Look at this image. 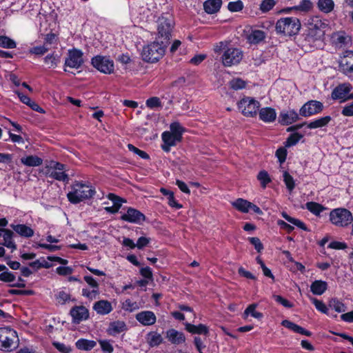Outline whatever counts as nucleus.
<instances>
[{
	"mask_svg": "<svg viewBox=\"0 0 353 353\" xmlns=\"http://www.w3.org/2000/svg\"><path fill=\"white\" fill-rule=\"evenodd\" d=\"M276 4V0H263L260 5L259 9L263 13H266L271 10Z\"/></svg>",
	"mask_w": 353,
	"mask_h": 353,
	"instance_id": "obj_46",
	"label": "nucleus"
},
{
	"mask_svg": "<svg viewBox=\"0 0 353 353\" xmlns=\"http://www.w3.org/2000/svg\"><path fill=\"white\" fill-rule=\"evenodd\" d=\"M48 50H49V48L48 47H46V45L44 44L43 46H34L33 48H31L29 50V52L30 54L41 56V55H43L44 54H46L48 51Z\"/></svg>",
	"mask_w": 353,
	"mask_h": 353,
	"instance_id": "obj_54",
	"label": "nucleus"
},
{
	"mask_svg": "<svg viewBox=\"0 0 353 353\" xmlns=\"http://www.w3.org/2000/svg\"><path fill=\"white\" fill-rule=\"evenodd\" d=\"M341 114L345 117H353V103L345 105Z\"/></svg>",
	"mask_w": 353,
	"mask_h": 353,
	"instance_id": "obj_64",
	"label": "nucleus"
},
{
	"mask_svg": "<svg viewBox=\"0 0 353 353\" xmlns=\"http://www.w3.org/2000/svg\"><path fill=\"white\" fill-rule=\"evenodd\" d=\"M108 198L112 201L113 207H115L116 208H117V210H119L123 200L119 196H117L112 193L108 194Z\"/></svg>",
	"mask_w": 353,
	"mask_h": 353,
	"instance_id": "obj_59",
	"label": "nucleus"
},
{
	"mask_svg": "<svg viewBox=\"0 0 353 353\" xmlns=\"http://www.w3.org/2000/svg\"><path fill=\"white\" fill-rule=\"evenodd\" d=\"M75 345L80 350L89 351L97 345V343L92 340L80 339L76 342Z\"/></svg>",
	"mask_w": 353,
	"mask_h": 353,
	"instance_id": "obj_31",
	"label": "nucleus"
},
{
	"mask_svg": "<svg viewBox=\"0 0 353 353\" xmlns=\"http://www.w3.org/2000/svg\"><path fill=\"white\" fill-rule=\"evenodd\" d=\"M56 299L59 303L64 304L70 299V296L65 291H60L56 295Z\"/></svg>",
	"mask_w": 353,
	"mask_h": 353,
	"instance_id": "obj_61",
	"label": "nucleus"
},
{
	"mask_svg": "<svg viewBox=\"0 0 353 353\" xmlns=\"http://www.w3.org/2000/svg\"><path fill=\"white\" fill-rule=\"evenodd\" d=\"M301 28V22L296 17H284L279 19L275 26L277 34L286 37L296 34Z\"/></svg>",
	"mask_w": 353,
	"mask_h": 353,
	"instance_id": "obj_4",
	"label": "nucleus"
},
{
	"mask_svg": "<svg viewBox=\"0 0 353 353\" xmlns=\"http://www.w3.org/2000/svg\"><path fill=\"white\" fill-rule=\"evenodd\" d=\"M265 38V33L263 30H253L247 35V40L250 44H258Z\"/></svg>",
	"mask_w": 353,
	"mask_h": 353,
	"instance_id": "obj_29",
	"label": "nucleus"
},
{
	"mask_svg": "<svg viewBox=\"0 0 353 353\" xmlns=\"http://www.w3.org/2000/svg\"><path fill=\"white\" fill-rule=\"evenodd\" d=\"M65 165L63 163L54 161H47L41 171L48 177L68 183L69 176L65 172Z\"/></svg>",
	"mask_w": 353,
	"mask_h": 353,
	"instance_id": "obj_5",
	"label": "nucleus"
},
{
	"mask_svg": "<svg viewBox=\"0 0 353 353\" xmlns=\"http://www.w3.org/2000/svg\"><path fill=\"white\" fill-rule=\"evenodd\" d=\"M52 345L61 353H70L72 350L70 345L58 341L52 342Z\"/></svg>",
	"mask_w": 353,
	"mask_h": 353,
	"instance_id": "obj_48",
	"label": "nucleus"
},
{
	"mask_svg": "<svg viewBox=\"0 0 353 353\" xmlns=\"http://www.w3.org/2000/svg\"><path fill=\"white\" fill-rule=\"evenodd\" d=\"M307 30L303 37L309 45H312L323 37L325 29L328 28L329 24L327 19H322L319 16H313L307 19Z\"/></svg>",
	"mask_w": 353,
	"mask_h": 353,
	"instance_id": "obj_1",
	"label": "nucleus"
},
{
	"mask_svg": "<svg viewBox=\"0 0 353 353\" xmlns=\"http://www.w3.org/2000/svg\"><path fill=\"white\" fill-rule=\"evenodd\" d=\"M327 289V283L321 280H316L310 285L311 292L315 295L323 294Z\"/></svg>",
	"mask_w": 353,
	"mask_h": 353,
	"instance_id": "obj_30",
	"label": "nucleus"
},
{
	"mask_svg": "<svg viewBox=\"0 0 353 353\" xmlns=\"http://www.w3.org/2000/svg\"><path fill=\"white\" fill-rule=\"evenodd\" d=\"M157 23L159 38H163L168 42L174 23L172 16L168 13L163 14L159 17Z\"/></svg>",
	"mask_w": 353,
	"mask_h": 353,
	"instance_id": "obj_6",
	"label": "nucleus"
},
{
	"mask_svg": "<svg viewBox=\"0 0 353 353\" xmlns=\"http://www.w3.org/2000/svg\"><path fill=\"white\" fill-rule=\"evenodd\" d=\"M259 117L265 123H272L276 119V112L274 108L265 107L259 110Z\"/></svg>",
	"mask_w": 353,
	"mask_h": 353,
	"instance_id": "obj_21",
	"label": "nucleus"
},
{
	"mask_svg": "<svg viewBox=\"0 0 353 353\" xmlns=\"http://www.w3.org/2000/svg\"><path fill=\"white\" fill-rule=\"evenodd\" d=\"M70 313L72 317V322L74 323L78 324L89 318V311L83 305L72 307Z\"/></svg>",
	"mask_w": 353,
	"mask_h": 353,
	"instance_id": "obj_17",
	"label": "nucleus"
},
{
	"mask_svg": "<svg viewBox=\"0 0 353 353\" xmlns=\"http://www.w3.org/2000/svg\"><path fill=\"white\" fill-rule=\"evenodd\" d=\"M313 7V3L310 0H302L299 5L292 7V9L301 12H308Z\"/></svg>",
	"mask_w": 353,
	"mask_h": 353,
	"instance_id": "obj_35",
	"label": "nucleus"
},
{
	"mask_svg": "<svg viewBox=\"0 0 353 353\" xmlns=\"http://www.w3.org/2000/svg\"><path fill=\"white\" fill-rule=\"evenodd\" d=\"M12 229L22 237L30 238L34 235V230L25 224H11Z\"/></svg>",
	"mask_w": 353,
	"mask_h": 353,
	"instance_id": "obj_25",
	"label": "nucleus"
},
{
	"mask_svg": "<svg viewBox=\"0 0 353 353\" xmlns=\"http://www.w3.org/2000/svg\"><path fill=\"white\" fill-rule=\"evenodd\" d=\"M332 39L336 45H343L346 43L347 38L343 32H334L332 35Z\"/></svg>",
	"mask_w": 353,
	"mask_h": 353,
	"instance_id": "obj_50",
	"label": "nucleus"
},
{
	"mask_svg": "<svg viewBox=\"0 0 353 353\" xmlns=\"http://www.w3.org/2000/svg\"><path fill=\"white\" fill-rule=\"evenodd\" d=\"M311 300L317 310L328 316H330L328 312V308L323 301H319L315 298H312Z\"/></svg>",
	"mask_w": 353,
	"mask_h": 353,
	"instance_id": "obj_49",
	"label": "nucleus"
},
{
	"mask_svg": "<svg viewBox=\"0 0 353 353\" xmlns=\"http://www.w3.org/2000/svg\"><path fill=\"white\" fill-rule=\"evenodd\" d=\"M94 193L95 190L91 186L77 182L72 186V190L67 194V197L70 203L77 204L92 198Z\"/></svg>",
	"mask_w": 353,
	"mask_h": 353,
	"instance_id": "obj_3",
	"label": "nucleus"
},
{
	"mask_svg": "<svg viewBox=\"0 0 353 353\" xmlns=\"http://www.w3.org/2000/svg\"><path fill=\"white\" fill-rule=\"evenodd\" d=\"M101 350L107 353H112L114 348L112 344L110 343L109 341L107 340H100L99 341Z\"/></svg>",
	"mask_w": 353,
	"mask_h": 353,
	"instance_id": "obj_58",
	"label": "nucleus"
},
{
	"mask_svg": "<svg viewBox=\"0 0 353 353\" xmlns=\"http://www.w3.org/2000/svg\"><path fill=\"white\" fill-rule=\"evenodd\" d=\"M44 63L48 66V68H54L60 62V57L55 53L49 54L43 59Z\"/></svg>",
	"mask_w": 353,
	"mask_h": 353,
	"instance_id": "obj_36",
	"label": "nucleus"
},
{
	"mask_svg": "<svg viewBox=\"0 0 353 353\" xmlns=\"http://www.w3.org/2000/svg\"><path fill=\"white\" fill-rule=\"evenodd\" d=\"M273 297L276 302L282 305L285 307L290 308L293 306V305L290 301H288L287 299H284L280 295H274Z\"/></svg>",
	"mask_w": 353,
	"mask_h": 353,
	"instance_id": "obj_62",
	"label": "nucleus"
},
{
	"mask_svg": "<svg viewBox=\"0 0 353 353\" xmlns=\"http://www.w3.org/2000/svg\"><path fill=\"white\" fill-rule=\"evenodd\" d=\"M0 280L4 282H12L15 280V276L7 270L0 274Z\"/></svg>",
	"mask_w": 353,
	"mask_h": 353,
	"instance_id": "obj_60",
	"label": "nucleus"
},
{
	"mask_svg": "<svg viewBox=\"0 0 353 353\" xmlns=\"http://www.w3.org/2000/svg\"><path fill=\"white\" fill-rule=\"evenodd\" d=\"M21 162L29 167H36L42 164L43 160L40 157L34 155H30L21 159Z\"/></svg>",
	"mask_w": 353,
	"mask_h": 353,
	"instance_id": "obj_33",
	"label": "nucleus"
},
{
	"mask_svg": "<svg viewBox=\"0 0 353 353\" xmlns=\"http://www.w3.org/2000/svg\"><path fill=\"white\" fill-rule=\"evenodd\" d=\"M339 68L345 74L353 72V51H346L341 57Z\"/></svg>",
	"mask_w": 353,
	"mask_h": 353,
	"instance_id": "obj_18",
	"label": "nucleus"
},
{
	"mask_svg": "<svg viewBox=\"0 0 353 353\" xmlns=\"http://www.w3.org/2000/svg\"><path fill=\"white\" fill-rule=\"evenodd\" d=\"M83 54L80 50L76 48L70 50L65 61V66L79 69L83 63Z\"/></svg>",
	"mask_w": 353,
	"mask_h": 353,
	"instance_id": "obj_12",
	"label": "nucleus"
},
{
	"mask_svg": "<svg viewBox=\"0 0 353 353\" xmlns=\"http://www.w3.org/2000/svg\"><path fill=\"white\" fill-rule=\"evenodd\" d=\"M139 307L138 303L136 301H132L130 299L125 300L122 304V308L130 312L137 310Z\"/></svg>",
	"mask_w": 353,
	"mask_h": 353,
	"instance_id": "obj_45",
	"label": "nucleus"
},
{
	"mask_svg": "<svg viewBox=\"0 0 353 353\" xmlns=\"http://www.w3.org/2000/svg\"><path fill=\"white\" fill-rule=\"evenodd\" d=\"M148 341L150 346H157L162 343L163 338L160 334L150 332L148 334Z\"/></svg>",
	"mask_w": 353,
	"mask_h": 353,
	"instance_id": "obj_42",
	"label": "nucleus"
},
{
	"mask_svg": "<svg viewBox=\"0 0 353 353\" xmlns=\"http://www.w3.org/2000/svg\"><path fill=\"white\" fill-rule=\"evenodd\" d=\"M283 181L289 191H292L294 187L295 183L292 176L287 172H283Z\"/></svg>",
	"mask_w": 353,
	"mask_h": 353,
	"instance_id": "obj_51",
	"label": "nucleus"
},
{
	"mask_svg": "<svg viewBox=\"0 0 353 353\" xmlns=\"http://www.w3.org/2000/svg\"><path fill=\"white\" fill-rule=\"evenodd\" d=\"M168 41H154L143 47L141 57L144 61L155 63L165 54Z\"/></svg>",
	"mask_w": 353,
	"mask_h": 353,
	"instance_id": "obj_2",
	"label": "nucleus"
},
{
	"mask_svg": "<svg viewBox=\"0 0 353 353\" xmlns=\"http://www.w3.org/2000/svg\"><path fill=\"white\" fill-rule=\"evenodd\" d=\"M228 8L230 12H239L243 8V3L241 0L231 1L228 5Z\"/></svg>",
	"mask_w": 353,
	"mask_h": 353,
	"instance_id": "obj_52",
	"label": "nucleus"
},
{
	"mask_svg": "<svg viewBox=\"0 0 353 353\" xmlns=\"http://www.w3.org/2000/svg\"><path fill=\"white\" fill-rule=\"evenodd\" d=\"M301 138H303V135L298 132L291 134L285 141V147H291L296 145Z\"/></svg>",
	"mask_w": 353,
	"mask_h": 353,
	"instance_id": "obj_47",
	"label": "nucleus"
},
{
	"mask_svg": "<svg viewBox=\"0 0 353 353\" xmlns=\"http://www.w3.org/2000/svg\"><path fill=\"white\" fill-rule=\"evenodd\" d=\"M316 7L320 12L327 14L334 10L335 3L333 0H318Z\"/></svg>",
	"mask_w": 353,
	"mask_h": 353,
	"instance_id": "obj_27",
	"label": "nucleus"
},
{
	"mask_svg": "<svg viewBox=\"0 0 353 353\" xmlns=\"http://www.w3.org/2000/svg\"><path fill=\"white\" fill-rule=\"evenodd\" d=\"M249 241L254 246V248L258 252H260L263 249V244L258 237H250Z\"/></svg>",
	"mask_w": 353,
	"mask_h": 353,
	"instance_id": "obj_63",
	"label": "nucleus"
},
{
	"mask_svg": "<svg viewBox=\"0 0 353 353\" xmlns=\"http://www.w3.org/2000/svg\"><path fill=\"white\" fill-rule=\"evenodd\" d=\"M0 46L5 48L13 49L17 46L16 42L6 36H0Z\"/></svg>",
	"mask_w": 353,
	"mask_h": 353,
	"instance_id": "obj_43",
	"label": "nucleus"
},
{
	"mask_svg": "<svg viewBox=\"0 0 353 353\" xmlns=\"http://www.w3.org/2000/svg\"><path fill=\"white\" fill-rule=\"evenodd\" d=\"M17 332L10 327H0V350L11 351L15 348L17 341Z\"/></svg>",
	"mask_w": 353,
	"mask_h": 353,
	"instance_id": "obj_7",
	"label": "nucleus"
},
{
	"mask_svg": "<svg viewBox=\"0 0 353 353\" xmlns=\"http://www.w3.org/2000/svg\"><path fill=\"white\" fill-rule=\"evenodd\" d=\"M162 140L164 143L161 145V148L166 152H170V147L175 146L177 143L181 141V139L177 137V135L170 133L168 131L163 132Z\"/></svg>",
	"mask_w": 353,
	"mask_h": 353,
	"instance_id": "obj_19",
	"label": "nucleus"
},
{
	"mask_svg": "<svg viewBox=\"0 0 353 353\" xmlns=\"http://www.w3.org/2000/svg\"><path fill=\"white\" fill-rule=\"evenodd\" d=\"M305 208L315 215H319L325 210L322 205L313 201L306 203Z\"/></svg>",
	"mask_w": 353,
	"mask_h": 353,
	"instance_id": "obj_39",
	"label": "nucleus"
},
{
	"mask_svg": "<svg viewBox=\"0 0 353 353\" xmlns=\"http://www.w3.org/2000/svg\"><path fill=\"white\" fill-rule=\"evenodd\" d=\"M93 309L96 312L101 315H105L110 313L112 310V304L106 300H101L97 301L94 305Z\"/></svg>",
	"mask_w": 353,
	"mask_h": 353,
	"instance_id": "obj_24",
	"label": "nucleus"
},
{
	"mask_svg": "<svg viewBox=\"0 0 353 353\" xmlns=\"http://www.w3.org/2000/svg\"><path fill=\"white\" fill-rule=\"evenodd\" d=\"M230 86L233 90H240L245 87V82L241 79H234L230 81Z\"/></svg>",
	"mask_w": 353,
	"mask_h": 353,
	"instance_id": "obj_55",
	"label": "nucleus"
},
{
	"mask_svg": "<svg viewBox=\"0 0 353 353\" xmlns=\"http://www.w3.org/2000/svg\"><path fill=\"white\" fill-rule=\"evenodd\" d=\"M136 320L143 326L154 325L157 321L155 314L150 310L141 311L135 316Z\"/></svg>",
	"mask_w": 353,
	"mask_h": 353,
	"instance_id": "obj_16",
	"label": "nucleus"
},
{
	"mask_svg": "<svg viewBox=\"0 0 353 353\" xmlns=\"http://www.w3.org/2000/svg\"><path fill=\"white\" fill-rule=\"evenodd\" d=\"M185 330L192 334H204L208 336L209 334V328L206 325L203 324H199L198 325H194L193 324L185 323Z\"/></svg>",
	"mask_w": 353,
	"mask_h": 353,
	"instance_id": "obj_26",
	"label": "nucleus"
},
{
	"mask_svg": "<svg viewBox=\"0 0 353 353\" xmlns=\"http://www.w3.org/2000/svg\"><path fill=\"white\" fill-rule=\"evenodd\" d=\"M330 220L336 226L345 227L353 221V215L345 208H336L330 212Z\"/></svg>",
	"mask_w": 353,
	"mask_h": 353,
	"instance_id": "obj_8",
	"label": "nucleus"
},
{
	"mask_svg": "<svg viewBox=\"0 0 353 353\" xmlns=\"http://www.w3.org/2000/svg\"><path fill=\"white\" fill-rule=\"evenodd\" d=\"M121 219L128 223L140 224L145 221V216L139 210L129 208L126 213L121 216Z\"/></svg>",
	"mask_w": 353,
	"mask_h": 353,
	"instance_id": "obj_15",
	"label": "nucleus"
},
{
	"mask_svg": "<svg viewBox=\"0 0 353 353\" xmlns=\"http://www.w3.org/2000/svg\"><path fill=\"white\" fill-rule=\"evenodd\" d=\"M1 231L3 232V238L4 243H3V245L8 248L15 250L17 248V246L12 240V236L14 235L13 232L8 229H2Z\"/></svg>",
	"mask_w": 353,
	"mask_h": 353,
	"instance_id": "obj_32",
	"label": "nucleus"
},
{
	"mask_svg": "<svg viewBox=\"0 0 353 353\" xmlns=\"http://www.w3.org/2000/svg\"><path fill=\"white\" fill-rule=\"evenodd\" d=\"M281 215L289 223L297 226L298 228L302 229L304 231L308 230L305 224L303 222H302L301 220L291 217L285 212H283L281 213Z\"/></svg>",
	"mask_w": 353,
	"mask_h": 353,
	"instance_id": "obj_40",
	"label": "nucleus"
},
{
	"mask_svg": "<svg viewBox=\"0 0 353 353\" xmlns=\"http://www.w3.org/2000/svg\"><path fill=\"white\" fill-rule=\"evenodd\" d=\"M128 148L129 149L130 151L134 152L143 159H148L150 158L149 155L145 152L139 150L132 144H128Z\"/></svg>",
	"mask_w": 353,
	"mask_h": 353,
	"instance_id": "obj_56",
	"label": "nucleus"
},
{
	"mask_svg": "<svg viewBox=\"0 0 353 353\" xmlns=\"http://www.w3.org/2000/svg\"><path fill=\"white\" fill-rule=\"evenodd\" d=\"M298 113L294 110H283L280 112L279 122L283 125H288L299 119Z\"/></svg>",
	"mask_w": 353,
	"mask_h": 353,
	"instance_id": "obj_20",
	"label": "nucleus"
},
{
	"mask_svg": "<svg viewBox=\"0 0 353 353\" xmlns=\"http://www.w3.org/2000/svg\"><path fill=\"white\" fill-rule=\"evenodd\" d=\"M128 330L125 323L123 321H115L111 322L108 326L107 332L111 336H115Z\"/></svg>",
	"mask_w": 353,
	"mask_h": 353,
	"instance_id": "obj_23",
	"label": "nucleus"
},
{
	"mask_svg": "<svg viewBox=\"0 0 353 353\" xmlns=\"http://www.w3.org/2000/svg\"><path fill=\"white\" fill-rule=\"evenodd\" d=\"M257 304L256 303L250 305L243 312L244 318H246L248 315H251L252 317L255 319H261L263 317V314L255 310Z\"/></svg>",
	"mask_w": 353,
	"mask_h": 353,
	"instance_id": "obj_41",
	"label": "nucleus"
},
{
	"mask_svg": "<svg viewBox=\"0 0 353 353\" xmlns=\"http://www.w3.org/2000/svg\"><path fill=\"white\" fill-rule=\"evenodd\" d=\"M232 205L242 212H248L250 202L243 199H238L232 203Z\"/></svg>",
	"mask_w": 353,
	"mask_h": 353,
	"instance_id": "obj_38",
	"label": "nucleus"
},
{
	"mask_svg": "<svg viewBox=\"0 0 353 353\" xmlns=\"http://www.w3.org/2000/svg\"><path fill=\"white\" fill-rule=\"evenodd\" d=\"M352 86L349 83L339 84L332 92V98L334 100H340L341 103L347 101L348 94L351 92Z\"/></svg>",
	"mask_w": 353,
	"mask_h": 353,
	"instance_id": "obj_14",
	"label": "nucleus"
},
{
	"mask_svg": "<svg viewBox=\"0 0 353 353\" xmlns=\"http://www.w3.org/2000/svg\"><path fill=\"white\" fill-rule=\"evenodd\" d=\"M323 109V105L321 102L314 100L309 101L305 103L300 109V114L307 117L320 113Z\"/></svg>",
	"mask_w": 353,
	"mask_h": 353,
	"instance_id": "obj_13",
	"label": "nucleus"
},
{
	"mask_svg": "<svg viewBox=\"0 0 353 353\" xmlns=\"http://www.w3.org/2000/svg\"><path fill=\"white\" fill-rule=\"evenodd\" d=\"M91 63L93 67L104 74L114 72V61L109 57L97 55L92 59Z\"/></svg>",
	"mask_w": 353,
	"mask_h": 353,
	"instance_id": "obj_10",
	"label": "nucleus"
},
{
	"mask_svg": "<svg viewBox=\"0 0 353 353\" xmlns=\"http://www.w3.org/2000/svg\"><path fill=\"white\" fill-rule=\"evenodd\" d=\"M259 107L260 103L251 97H245L238 103L239 109L246 117H255Z\"/></svg>",
	"mask_w": 353,
	"mask_h": 353,
	"instance_id": "obj_9",
	"label": "nucleus"
},
{
	"mask_svg": "<svg viewBox=\"0 0 353 353\" xmlns=\"http://www.w3.org/2000/svg\"><path fill=\"white\" fill-rule=\"evenodd\" d=\"M170 133H172L174 135H177V137L182 139V134L184 131V128L181 125V124L178 122H174L170 124Z\"/></svg>",
	"mask_w": 353,
	"mask_h": 353,
	"instance_id": "obj_44",
	"label": "nucleus"
},
{
	"mask_svg": "<svg viewBox=\"0 0 353 353\" xmlns=\"http://www.w3.org/2000/svg\"><path fill=\"white\" fill-rule=\"evenodd\" d=\"M330 121L331 117L325 116L310 122L307 123V128L310 129L322 128L327 125Z\"/></svg>",
	"mask_w": 353,
	"mask_h": 353,
	"instance_id": "obj_34",
	"label": "nucleus"
},
{
	"mask_svg": "<svg viewBox=\"0 0 353 353\" xmlns=\"http://www.w3.org/2000/svg\"><path fill=\"white\" fill-rule=\"evenodd\" d=\"M243 58V52L239 48L227 49L222 55V62L225 66L230 67L238 64Z\"/></svg>",
	"mask_w": 353,
	"mask_h": 353,
	"instance_id": "obj_11",
	"label": "nucleus"
},
{
	"mask_svg": "<svg viewBox=\"0 0 353 353\" xmlns=\"http://www.w3.org/2000/svg\"><path fill=\"white\" fill-rule=\"evenodd\" d=\"M166 337L171 343L174 345H179L185 341V334L174 329L168 330L166 332Z\"/></svg>",
	"mask_w": 353,
	"mask_h": 353,
	"instance_id": "obj_22",
	"label": "nucleus"
},
{
	"mask_svg": "<svg viewBox=\"0 0 353 353\" xmlns=\"http://www.w3.org/2000/svg\"><path fill=\"white\" fill-rule=\"evenodd\" d=\"M145 103H146L147 107H148L151 109L158 108V107H161V101H160L159 98H158L157 97H153L149 98L146 101Z\"/></svg>",
	"mask_w": 353,
	"mask_h": 353,
	"instance_id": "obj_57",
	"label": "nucleus"
},
{
	"mask_svg": "<svg viewBox=\"0 0 353 353\" xmlns=\"http://www.w3.org/2000/svg\"><path fill=\"white\" fill-rule=\"evenodd\" d=\"M257 179L260 181L263 188H265L267 184L271 181L268 173L265 170L259 172Z\"/></svg>",
	"mask_w": 353,
	"mask_h": 353,
	"instance_id": "obj_53",
	"label": "nucleus"
},
{
	"mask_svg": "<svg viewBox=\"0 0 353 353\" xmlns=\"http://www.w3.org/2000/svg\"><path fill=\"white\" fill-rule=\"evenodd\" d=\"M222 0H207L203 3V8L208 14H214L220 10Z\"/></svg>",
	"mask_w": 353,
	"mask_h": 353,
	"instance_id": "obj_28",
	"label": "nucleus"
},
{
	"mask_svg": "<svg viewBox=\"0 0 353 353\" xmlns=\"http://www.w3.org/2000/svg\"><path fill=\"white\" fill-rule=\"evenodd\" d=\"M328 305L334 309L336 312L341 313L344 312L347 307L345 304L336 298H332L329 301Z\"/></svg>",
	"mask_w": 353,
	"mask_h": 353,
	"instance_id": "obj_37",
	"label": "nucleus"
}]
</instances>
